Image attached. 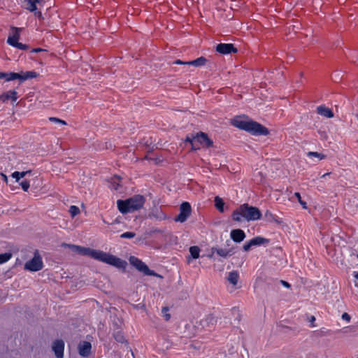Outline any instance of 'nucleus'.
<instances>
[{"instance_id": "obj_6", "label": "nucleus", "mask_w": 358, "mask_h": 358, "mask_svg": "<svg viewBox=\"0 0 358 358\" xmlns=\"http://www.w3.org/2000/svg\"><path fill=\"white\" fill-rule=\"evenodd\" d=\"M130 264L134 266L138 271L143 273L146 275H155L154 271L150 270L148 266L140 259L131 256L129 258Z\"/></svg>"}, {"instance_id": "obj_2", "label": "nucleus", "mask_w": 358, "mask_h": 358, "mask_svg": "<svg viewBox=\"0 0 358 358\" xmlns=\"http://www.w3.org/2000/svg\"><path fill=\"white\" fill-rule=\"evenodd\" d=\"M231 124L252 135L266 136L269 134L268 129L262 124L252 120H244L238 116L231 120Z\"/></svg>"}, {"instance_id": "obj_35", "label": "nucleus", "mask_w": 358, "mask_h": 358, "mask_svg": "<svg viewBox=\"0 0 358 358\" xmlns=\"http://www.w3.org/2000/svg\"><path fill=\"white\" fill-rule=\"evenodd\" d=\"M169 310V309L168 307H163L162 310V312L164 315L163 316L166 321H169L171 318V315L168 313Z\"/></svg>"}, {"instance_id": "obj_26", "label": "nucleus", "mask_w": 358, "mask_h": 358, "mask_svg": "<svg viewBox=\"0 0 358 358\" xmlns=\"http://www.w3.org/2000/svg\"><path fill=\"white\" fill-rule=\"evenodd\" d=\"M31 171H15L12 173L11 176L16 180V181H19L20 178H24L27 174L30 173Z\"/></svg>"}, {"instance_id": "obj_52", "label": "nucleus", "mask_w": 358, "mask_h": 358, "mask_svg": "<svg viewBox=\"0 0 358 358\" xmlns=\"http://www.w3.org/2000/svg\"><path fill=\"white\" fill-rule=\"evenodd\" d=\"M118 185H117V186H114V188H115V189H117V188H118Z\"/></svg>"}, {"instance_id": "obj_15", "label": "nucleus", "mask_w": 358, "mask_h": 358, "mask_svg": "<svg viewBox=\"0 0 358 358\" xmlns=\"http://www.w3.org/2000/svg\"><path fill=\"white\" fill-rule=\"evenodd\" d=\"M12 34H10L7 39V43L11 45H15L20 38V33L22 30L21 28L11 27Z\"/></svg>"}, {"instance_id": "obj_22", "label": "nucleus", "mask_w": 358, "mask_h": 358, "mask_svg": "<svg viewBox=\"0 0 358 358\" xmlns=\"http://www.w3.org/2000/svg\"><path fill=\"white\" fill-rule=\"evenodd\" d=\"M113 338H115V340L117 342L120 343H124L127 342V341L124 338V334L118 328L117 329V331H114Z\"/></svg>"}, {"instance_id": "obj_23", "label": "nucleus", "mask_w": 358, "mask_h": 358, "mask_svg": "<svg viewBox=\"0 0 358 358\" xmlns=\"http://www.w3.org/2000/svg\"><path fill=\"white\" fill-rule=\"evenodd\" d=\"M213 251L215 252L219 256L222 257H227L233 255L231 250H227L222 248H213Z\"/></svg>"}, {"instance_id": "obj_14", "label": "nucleus", "mask_w": 358, "mask_h": 358, "mask_svg": "<svg viewBox=\"0 0 358 358\" xmlns=\"http://www.w3.org/2000/svg\"><path fill=\"white\" fill-rule=\"evenodd\" d=\"M78 352L79 355L83 357H88L91 353L92 345L88 341H81L78 344Z\"/></svg>"}, {"instance_id": "obj_44", "label": "nucleus", "mask_w": 358, "mask_h": 358, "mask_svg": "<svg viewBox=\"0 0 358 358\" xmlns=\"http://www.w3.org/2000/svg\"><path fill=\"white\" fill-rule=\"evenodd\" d=\"M163 232L164 231L159 229H155L151 231V233L153 234H162Z\"/></svg>"}, {"instance_id": "obj_46", "label": "nucleus", "mask_w": 358, "mask_h": 358, "mask_svg": "<svg viewBox=\"0 0 358 358\" xmlns=\"http://www.w3.org/2000/svg\"><path fill=\"white\" fill-rule=\"evenodd\" d=\"M174 64H187V62H182L180 59H177L174 62Z\"/></svg>"}, {"instance_id": "obj_45", "label": "nucleus", "mask_w": 358, "mask_h": 358, "mask_svg": "<svg viewBox=\"0 0 358 358\" xmlns=\"http://www.w3.org/2000/svg\"><path fill=\"white\" fill-rule=\"evenodd\" d=\"M280 282L282 283V285L283 286H285V287H287V288H289L290 287V284L289 282H287V281H285V280H280Z\"/></svg>"}, {"instance_id": "obj_37", "label": "nucleus", "mask_w": 358, "mask_h": 358, "mask_svg": "<svg viewBox=\"0 0 358 358\" xmlns=\"http://www.w3.org/2000/svg\"><path fill=\"white\" fill-rule=\"evenodd\" d=\"M13 47H15V48H17L18 49H20V50H28L29 49V45H26V44H23L22 43H19L17 42L15 45H13Z\"/></svg>"}, {"instance_id": "obj_31", "label": "nucleus", "mask_w": 358, "mask_h": 358, "mask_svg": "<svg viewBox=\"0 0 358 358\" xmlns=\"http://www.w3.org/2000/svg\"><path fill=\"white\" fill-rule=\"evenodd\" d=\"M316 337H323L329 334V331L325 329H320L313 332Z\"/></svg>"}, {"instance_id": "obj_21", "label": "nucleus", "mask_w": 358, "mask_h": 358, "mask_svg": "<svg viewBox=\"0 0 358 358\" xmlns=\"http://www.w3.org/2000/svg\"><path fill=\"white\" fill-rule=\"evenodd\" d=\"M238 279L239 274L238 271H233L229 273V275L227 276V280L234 286H236L237 285Z\"/></svg>"}, {"instance_id": "obj_17", "label": "nucleus", "mask_w": 358, "mask_h": 358, "mask_svg": "<svg viewBox=\"0 0 358 358\" xmlns=\"http://www.w3.org/2000/svg\"><path fill=\"white\" fill-rule=\"evenodd\" d=\"M11 99L13 102L16 101L17 99V92L15 90H9L0 96V100L3 102Z\"/></svg>"}, {"instance_id": "obj_1", "label": "nucleus", "mask_w": 358, "mask_h": 358, "mask_svg": "<svg viewBox=\"0 0 358 358\" xmlns=\"http://www.w3.org/2000/svg\"><path fill=\"white\" fill-rule=\"evenodd\" d=\"M64 246L69 248L73 252L79 255L90 257L96 260L114 266L117 268L124 269L127 265L126 261L101 250H97L73 244L65 243L64 244Z\"/></svg>"}, {"instance_id": "obj_11", "label": "nucleus", "mask_w": 358, "mask_h": 358, "mask_svg": "<svg viewBox=\"0 0 358 358\" xmlns=\"http://www.w3.org/2000/svg\"><path fill=\"white\" fill-rule=\"evenodd\" d=\"M52 348L57 358H64V342L62 340L55 341Z\"/></svg>"}, {"instance_id": "obj_38", "label": "nucleus", "mask_w": 358, "mask_h": 358, "mask_svg": "<svg viewBox=\"0 0 358 358\" xmlns=\"http://www.w3.org/2000/svg\"><path fill=\"white\" fill-rule=\"evenodd\" d=\"M49 120L50 122H55V123H60L63 125H66V122L62 120H60L59 118H57V117H49Z\"/></svg>"}, {"instance_id": "obj_39", "label": "nucleus", "mask_w": 358, "mask_h": 358, "mask_svg": "<svg viewBox=\"0 0 358 358\" xmlns=\"http://www.w3.org/2000/svg\"><path fill=\"white\" fill-rule=\"evenodd\" d=\"M252 247V245L251 244V242L248 241V242L245 243V244L243 246V249L244 251L247 252V251H249Z\"/></svg>"}, {"instance_id": "obj_50", "label": "nucleus", "mask_w": 358, "mask_h": 358, "mask_svg": "<svg viewBox=\"0 0 358 358\" xmlns=\"http://www.w3.org/2000/svg\"><path fill=\"white\" fill-rule=\"evenodd\" d=\"M329 174H330V173H324V175H322V178H327V176H328Z\"/></svg>"}, {"instance_id": "obj_28", "label": "nucleus", "mask_w": 358, "mask_h": 358, "mask_svg": "<svg viewBox=\"0 0 358 358\" xmlns=\"http://www.w3.org/2000/svg\"><path fill=\"white\" fill-rule=\"evenodd\" d=\"M13 74H17V73H14V72H9V73L0 72V79H5L6 81H11V80H16V78H13V76H12Z\"/></svg>"}, {"instance_id": "obj_19", "label": "nucleus", "mask_w": 358, "mask_h": 358, "mask_svg": "<svg viewBox=\"0 0 358 358\" xmlns=\"http://www.w3.org/2000/svg\"><path fill=\"white\" fill-rule=\"evenodd\" d=\"M207 62L206 58L204 57H200L194 60L187 62V65H192L196 67L204 66Z\"/></svg>"}, {"instance_id": "obj_48", "label": "nucleus", "mask_w": 358, "mask_h": 358, "mask_svg": "<svg viewBox=\"0 0 358 358\" xmlns=\"http://www.w3.org/2000/svg\"><path fill=\"white\" fill-rule=\"evenodd\" d=\"M317 157L322 160V159H324L326 158V155H324V154H322V153H319V156H317Z\"/></svg>"}, {"instance_id": "obj_8", "label": "nucleus", "mask_w": 358, "mask_h": 358, "mask_svg": "<svg viewBox=\"0 0 358 358\" xmlns=\"http://www.w3.org/2000/svg\"><path fill=\"white\" fill-rule=\"evenodd\" d=\"M43 263L41 257L38 254H35L34 257L24 264V269L30 271H38L43 268Z\"/></svg>"}, {"instance_id": "obj_51", "label": "nucleus", "mask_w": 358, "mask_h": 358, "mask_svg": "<svg viewBox=\"0 0 358 358\" xmlns=\"http://www.w3.org/2000/svg\"><path fill=\"white\" fill-rule=\"evenodd\" d=\"M355 277L358 279V272L355 273Z\"/></svg>"}, {"instance_id": "obj_34", "label": "nucleus", "mask_w": 358, "mask_h": 358, "mask_svg": "<svg viewBox=\"0 0 358 358\" xmlns=\"http://www.w3.org/2000/svg\"><path fill=\"white\" fill-rule=\"evenodd\" d=\"M20 186L22 187V189L24 191V192H28L29 190V181L27 180H24L23 181H22L20 183Z\"/></svg>"}, {"instance_id": "obj_32", "label": "nucleus", "mask_w": 358, "mask_h": 358, "mask_svg": "<svg viewBox=\"0 0 358 358\" xmlns=\"http://www.w3.org/2000/svg\"><path fill=\"white\" fill-rule=\"evenodd\" d=\"M71 215L73 217L80 213V209L76 206H71L69 209Z\"/></svg>"}, {"instance_id": "obj_25", "label": "nucleus", "mask_w": 358, "mask_h": 358, "mask_svg": "<svg viewBox=\"0 0 358 358\" xmlns=\"http://www.w3.org/2000/svg\"><path fill=\"white\" fill-rule=\"evenodd\" d=\"M214 201H215V206L216 207V208L220 212L223 213L224 210V203L223 200L219 196H215Z\"/></svg>"}, {"instance_id": "obj_40", "label": "nucleus", "mask_w": 358, "mask_h": 358, "mask_svg": "<svg viewBox=\"0 0 358 358\" xmlns=\"http://www.w3.org/2000/svg\"><path fill=\"white\" fill-rule=\"evenodd\" d=\"M342 319L349 322L350 321L351 317L348 313H344L342 315Z\"/></svg>"}, {"instance_id": "obj_3", "label": "nucleus", "mask_w": 358, "mask_h": 358, "mask_svg": "<svg viewBox=\"0 0 358 358\" xmlns=\"http://www.w3.org/2000/svg\"><path fill=\"white\" fill-rule=\"evenodd\" d=\"M232 219L236 222H241L243 218L247 221L257 220L261 218L262 213L257 208L249 206L248 203L241 205L232 213Z\"/></svg>"}, {"instance_id": "obj_9", "label": "nucleus", "mask_w": 358, "mask_h": 358, "mask_svg": "<svg viewBox=\"0 0 358 358\" xmlns=\"http://www.w3.org/2000/svg\"><path fill=\"white\" fill-rule=\"evenodd\" d=\"M216 322V318L213 315H208L200 320L199 325L201 329L210 331L215 328Z\"/></svg>"}, {"instance_id": "obj_43", "label": "nucleus", "mask_w": 358, "mask_h": 358, "mask_svg": "<svg viewBox=\"0 0 358 358\" xmlns=\"http://www.w3.org/2000/svg\"><path fill=\"white\" fill-rule=\"evenodd\" d=\"M46 50L44 49H42L41 48H34L31 50V52H45Z\"/></svg>"}, {"instance_id": "obj_24", "label": "nucleus", "mask_w": 358, "mask_h": 358, "mask_svg": "<svg viewBox=\"0 0 358 358\" xmlns=\"http://www.w3.org/2000/svg\"><path fill=\"white\" fill-rule=\"evenodd\" d=\"M150 217H155L158 220H164L166 219V214L162 210H156L152 212L150 215Z\"/></svg>"}, {"instance_id": "obj_4", "label": "nucleus", "mask_w": 358, "mask_h": 358, "mask_svg": "<svg viewBox=\"0 0 358 358\" xmlns=\"http://www.w3.org/2000/svg\"><path fill=\"white\" fill-rule=\"evenodd\" d=\"M145 201L143 196L136 194L126 200H118L117 208L122 214L133 213L143 208Z\"/></svg>"}, {"instance_id": "obj_53", "label": "nucleus", "mask_w": 358, "mask_h": 358, "mask_svg": "<svg viewBox=\"0 0 358 358\" xmlns=\"http://www.w3.org/2000/svg\"><path fill=\"white\" fill-rule=\"evenodd\" d=\"M357 59H358V57H357Z\"/></svg>"}, {"instance_id": "obj_30", "label": "nucleus", "mask_w": 358, "mask_h": 358, "mask_svg": "<svg viewBox=\"0 0 358 358\" xmlns=\"http://www.w3.org/2000/svg\"><path fill=\"white\" fill-rule=\"evenodd\" d=\"M265 217L266 218V220L268 221H270V222H273V221H275V222H278L277 220V216L273 215L271 211L269 210H266L265 212Z\"/></svg>"}, {"instance_id": "obj_49", "label": "nucleus", "mask_w": 358, "mask_h": 358, "mask_svg": "<svg viewBox=\"0 0 358 358\" xmlns=\"http://www.w3.org/2000/svg\"><path fill=\"white\" fill-rule=\"evenodd\" d=\"M315 317L314 316H312V317H311V319H310V322H311V324H312V326H313V327H314V326H315V325L313 324V322H314V321H315Z\"/></svg>"}, {"instance_id": "obj_13", "label": "nucleus", "mask_w": 358, "mask_h": 358, "mask_svg": "<svg viewBox=\"0 0 358 358\" xmlns=\"http://www.w3.org/2000/svg\"><path fill=\"white\" fill-rule=\"evenodd\" d=\"M38 76V74L35 71H21L20 73H17V74H13V78L18 79L20 82H24L29 79L35 78Z\"/></svg>"}, {"instance_id": "obj_41", "label": "nucleus", "mask_w": 358, "mask_h": 358, "mask_svg": "<svg viewBox=\"0 0 358 358\" xmlns=\"http://www.w3.org/2000/svg\"><path fill=\"white\" fill-rule=\"evenodd\" d=\"M194 139H195V136H192V137L187 136L185 141L191 144V146L192 147V142H193L192 141Z\"/></svg>"}, {"instance_id": "obj_33", "label": "nucleus", "mask_w": 358, "mask_h": 358, "mask_svg": "<svg viewBox=\"0 0 358 358\" xmlns=\"http://www.w3.org/2000/svg\"><path fill=\"white\" fill-rule=\"evenodd\" d=\"M136 236V234L131 231H127L120 235L122 238H133Z\"/></svg>"}, {"instance_id": "obj_12", "label": "nucleus", "mask_w": 358, "mask_h": 358, "mask_svg": "<svg viewBox=\"0 0 358 358\" xmlns=\"http://www.w3.org/2000/svg\"><path fill=\"white\" fill-rule=\"evenodd\" d=\"M41 0H24L25 8L30 12H34V15L38 18H42V13L37 10L36 3H40Z\"/></svg>"}, {"instance_id": "obj_10", "label": "nucleus", "mask_w": 358, "mask_h": 358, "mask_svg": "<svg viewBox=\"0 0 358 358\" xmlns=\"http://www.w3.org/2000/svg\"><path fill=\"white\" fill-rule=\"evenodd\" d=\"M216 51L222 55L236 53L238 49L231 43H219L216 46Z\"/></svg>"}, {"instance_id": "obj_7", "label": "nucleus", "mask_w": 358, "mask_h": 358, "mask_svg": "<svg viewBox=\"0 0 358 358\" xmlns=\"http://www.w3.org/2000/svg\"><path fill=\"white\" fill-rule=\"evenodd\" d=\"M192 208L188 202H183L180 206V213L174 218L175 222H185L190 216Z\"/></svg>"}, {"instance_id": "obj_16", "label": "nucleus", "mask_w": 358, "mask_h": 358, "mask_svg": "<svg viewBox=\"0 0 358 358\" xmlns=\"http://www.w3.org/2000/svg\"><path fill=\"white\" fill-rule=\"evenodd\" d=\"M231 238L236 243H241L245 238V234L243 230L237 229H233L230 233Z\"/></svg>"}, {"instance_id": "obj_5", "label": "nucleus", "mask_w": 358, "mask_h": 358, "mask_svg": "<svg viewBox=\"0 0 358 358\" xmlns=\"http://www.w3.org/2000/svg\"><path fill=\"white\" fill-rule=\"evenodd\" d=\"M192 150H199L201 146L204 148H211L213 146V141L208 138V135L203 132H199L195 136V139L192 141Z\"/></svg>"}, {"instance_id": "obj_42", "label": "nucleus", "mask_w": 358, "mask_h": 358, "mask_svg": "<svg viewBox=\"0 0 358 358\" xmlns=\"http://www.w3.org/2000/svg\"><path fill=\"white\" fill-rule=\"evenodd\" d=\"M307 155L308 157H317V156H319V152H308L307 153Z\"/></svg>"}, {"instance_id": "obj_20", "label": "nucleus", "mask_w": 358, "mask_h": 358, "mask_svg": "<svg viewBox=\"0 0 358 358\" xmlns=\"http://www.w3.org/2000/svg\"><path fill=\"white\" fill-rule=\"evenodd\" d=\"M317 113L323 115L326 117H332L334 116V113L331 109L327 108L325 106H320L317 107Z\"/></svg>"}, {"instance_id": "obj_27", "label": "nucleus", "mask_w": 358, "mask_h": 358, "mask_svg": "<svg viewBox=\"0 0 358 358\" xmlns=\"http://www.w3.org/2000/svg\"><path fill=\"white\" fill-rule=\"evenodd\" d=\"M189 252L193 259H198L199 257L200 248L198 246H191L189 248Z\"/></svg>"}, {"instance_id": "obj_47", "label": "nucleus", "mask_w": 358, "mask_h": 358, "mask_svg": "<svg viewBox=\"0 0 358 358\" xmlns=\"http://www.w3.org/2000/svg\"><path fill=\"white\" fill-rule=\"evenodd\" d=\"M1 176L2 177V179L4 182H8V177L4 173H1Z\"/></svg>"}, {"instance_id": "obj_36", "label": "nucleus", "mask_w": 358, "mask_h": 358, "mask_svg": "<svg viewBox=\"0 0 358 358\" xmlns=\"http://www.w3.org/2000/svg\"><path fill=\"white\" fill-rule=\"evenodd\" d=\"M294 196H296V198L297 199V200L300 203V204L302 206L303 208L306 209L307 208L306 203L301 199L300 193L296 192L294 194Z\"/></svg>"}, {"instance_id": "obj_18", "label": "nucleus", "mask_w": 358, "mask_h": 358, "mask_svg": "<svg viewBox=\"0 0 358 358\" xmlns=\"http://www.w3.org/2000/svg\"><path fill=\"white\" fill-rule=\"evenodd\" d=\"M253 246H259L262 245H268L270 242L269 239L261 236H256L250 241Z\"/></svg>"}, {"instance_id": "obj_29", "label": "nucleus", "mask_w": 358, "mask_h": 358, "mask_svg": "<svg viewBox=\"0 0 358 358\" xmlns=\"http://www.w3.org/2000/svg\"><path fill=\"white\" fill-rule=\"evenodd\" d=\"M12 257V254L10 252H6L3 254H0V264H2L6 262H8Z\"/></svg>"}]
</instances>
